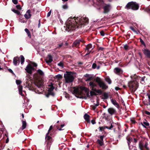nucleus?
Masks as SVG:
<instances>
[{
	"mask_svg": "<svg viewBox=\"0 0 150 150\" xmlns=\"http://www.w3.org/2000/svg\"><path fill=\"white\" fill-rule=\"evenodd\" d=\"M76 17H74V20L71 21V19H73L72 17L68 19L66 23V30L68 32L73 31L76 28L81 27L83 25H85V24H87L88 23L89 20L87 18L81 17L79 18L77 17V21L76 20Z\"/></svg>",
	"mask_w": 150,
	"mask_h": 150,
	"instance_id": "f257e3e1",
	"label": "nucleus"
},
{
	"mask_svg": "<svg viewBox=\"0 0 150 150\" xmlns=\"http://www.w3.org/2000/svg\"><path fill=\"white\" fill-rule=\"evenodd\" d=\"M74 88L73 92L77 96L76 97L78 98L86 99L90 97L89 89L87 88L81 86L80 87V91L78 88L74 87Z\"/></svg>",
	"mask_w": 150,
	"mask_h": 150,
	"instance_id": "f03ea898",
	"label": "nucleus"
},
{
	"mask_svg": "<svg viewBox=\"0 0 150 150\" xmlns=\"http://www.w3.org/2000/svg\"><path fill=\"white\" fill-rule=\"evenodd\" d=\"M66 73L64 75L65 83H69L72 82L74 79L73 74L75 73L68 71H67Z\"/></svg>",
	"mask_w": 150,
	"mask_h": 150,
	"instance_id": "7ed1b4c3",
	"label": "nucleus"
},
{
	"mask_svg": "<svg viewBox=\"0 0 150 150\" xmlns=\"http://www.w3.org/2000/svg\"><path fill=\"white\" fill-rule=\"evenodd\" d=\"M128 87L132 93L135 91L139 86L138 82L135 80L130 81L128 83Z\"/></svg>",
	"mask_w": 150,
	"mask_h": 150,
	"instance_id": "20e7f679",
	"label": "nucleus"
},
{
	"mask_svg": "<svg viewBox=\"0 0 150 150\" xmlns=\"http://www.w3.org/2000/svg\"><path fill=\"white\" fill-rule=\"evenodd\" d=\"M139 6L138 4L136 2L131 1L128 2L125 7V8L127 9H131L134 10L138 9Z\"/></svg>",
	"mask_w": 150,
	"mask_h": 150,
	"instance_id": "39448f33",
	"label": "nucleus"
},
{
	"mask_svg": "<svg viewBox=\"0 0 150 150\" xmlns=\"http://www.w3.org/2000/svg\"><path fill=\"white\" fill-rule=\"evenodd\" d=\"M52 135L51 131H50V133L47 136L46 134L45 137V142L47 143L46 147L47 149H50L51 145L53 141L52 138L51 136Z\"/></svg>",
	"mask_w": 150,
	"mask_h": 150,
	"instance_id": "423d86ee",
	"label": "nucleus"
},
{
	"mask_svg": "<svg viewBox=\"0 0 150 150\" xmlns=\"http://www.w3.org/2000/svg\"><path fill=\"white\" fill-rule=\"evenodd\" d=\"M96 81L98 83L100 87L102 88V89H106L108 88V86L106 85L100 78L98 77H96Z\"/></svg>",
	"mask_w": 150,
	"mask_h": 150,
	"instance_id": "0eeeda50",
	"label": "nucleus"
},
{
	"mask_svg": "<svg viewBox=\"0 0 150 150\" xmlns=\"http://www.w3.org/2000/svg\"><path fill=\"white\" fill-rule=\"evenodd\" d=\"M65 125V124L61 122H59L58 121L56 124L54 125V127H55L59 131H62L64 129L62 128Z\"/></svg>",
	"mask_w": 150,
	"mask_h": 150,
	"instance_id": "6e6552de",
	"label": "nucleus"
},
{
	"mask_svg": "<svg viewBox=\"0 0 150 150\" xmlns=\"http://www.w3.org/2000/svg\"><path fill=\"white\" fill-rule=\"evenodd\" d=\"M105 5L103 7V13L104 14H108L110 11L111 7L110 4H105Z\"/></svg>",
	"mask_w": 150,
	"mask_h": 150,
	"instance_id": "1a4fd4ad",
	"label": "nucleus"
},
{
	"mask_svg": "<svg viewBox=\"0 0 150 150\" xmlns=\"http://www.w3.org/2000/svg\"><path fill=\"white\" fill-rule=\"evenodd\" d=\"M44 75L43 72L41 69H39L37 71L36 73H35L34 76L36 79H38L39 77L43 76Z\"/></svg>",
	"mask_w": 150,
	"mask_h": 150,
	"instance_id": "9d476101",
	"label": "nucleus"
},
{
	"mask_svg": "<svg viewBox=\"0 0 150 150\" xmlns=\"http://www.w3.org/2000/svg\"><path fill=\"white\" fill-rule=\"evenodd\" d=\"M95 62L92 65V68L93 69H99L100 67V65L99 64H101L103 62L101 61H95Z\"/></svg>",
	"mask_w": 150,
	"mask_h": 150,
	"instance_id": "9b49d317",
	"label": "nucleus"
},
{
	"mask_svg": "<svg viewBox=\"0 0 150 150\" xmlns=\"http://www.w3.org/2000/svg\"><path fill=\"white\" fill-rule=\"evenodd\" d=\"M83 41L81 40H76L73 43L72 46L73 47H75L77 48H79V46L81 42H83Z\"/></svg>",
	"mask_w": 150,
	"mask_h": 150,
	"instance_id": "f8f14e48",
	"label": "nucleus"
},
{
	"mask_svg": "<svg viewBox=\"0 0 150 150\" xmlns=\"http://www.w3.org/2000/svg\"><path fill=\"white\" fill-rule=\"evenodd\" d=\"M104 137V135H100L98 137L100 138V139H98L97 140V142L100 146H102L104 145L103 138Z\"/></svg>",
	"mask_w": 150,
	"mask_h": 150,
	"instance_id": "ddd939ff",
	"label": "nucleus"
},
{
	"mask_svg": "<svg viewBox=\"0 0 150 150\" xmlns=\"http://www.w3.org/2000/svg\"><path fill=\"white\" fill-rule=\"evenodd\" d=\"M144 55L148 58H150V50L147 49H144L142 50Z\"/></svg>",
	"mask_w": 150,
	"mask_h": 150,
	"instance_id": "4468645a",
	"label": "nucleus"
},
{
	"mask_svg": "<svg viewBox=\"0 0 150 150\" xmlns=\"http://www.w3.org/2000/svg\"><path fill=\"white\" fill-rule=\"evenodd\" d=\"M36 79V80L34 83L35 84L38 88H40L43 86V83L41 80L38 79V78Z\"/></svg>",
	"mask_w": 150,
	"mask_h": 150,
	"instance_id": "2eb2a0df",
	"label": "nucleus"
},
{
	"mask_svg": "<svg viewBox=\"0 0 150 150\" xmlns=\"http://www.w3.org/2000/svg\"><path fill=\"white\" fill-rule=\"evenodd\" d=\"M31 79L30 80L27 79V81L26 82V86L29 88L31 89L33 88V83L31 81Z\"/></svg>",
	"mask_w": 150,
	"mask_h": 150,
	"instance_id": "dca6fc26",
	"label": "nucleus"
},
{
	"mask_svg": "<svg viewBox=\"0 0 150 150\" xmlns=\"http://www.w3.org/2000/svg\"><path fill=\"white\" fill-rule=\"evenodd\" d=\"M25 70L28 73L30 74H32V71L31 70V65L30 64H28L26 67Z\"/></svg>",
	"mask_w": 150,
	"mask_h": 150,
	"instance_id": "f3484780",
	"label": "nucleus"
},
{
	"mask_svg": "<svg viewBox=\"0 0 150 150\" xmlns=\"http://www.w3.org/2000/svg\"><path fill=\"white\" fill-rule=\"evenodd\" d=\"M31 11L30 10H28L26 12V13L24 15L25 17L27 19L30 18L32 15L30 14Z\"/></svg>",
	"mask_w": 150,
	"mask_h": 150,
	"instance_id": "a211bd4d",
	"label": "nucleus"
},
{
	"mask_svg": "<svg viewBox=\"0 0 150 150\" xmlns=\"http://www.w3.org/2000/svg\"><path fill=\"white\" fill-rule=\"evenodd\" d=\"M114 72L117 74H120L122 73V70L120 69L119 68H115L114 69Z\"/></svg>",
	"mask_w": 150,
	"mask_h": 150,
	"instance_id": "6ab92c4d",
	"label": "nucleus"
},
{
	"mask_svg": "<svg viewBox=\"0 0 150 150\" xmlns=\"http://www.w3.org/2000/svg\"><path fill=\"white\" fill-rule=\"evenodd\" d=\"M108 113L111 115H112L116 112V110L112 108H110L108 110Z\"/></svg>",
	"mask_w": 150,
	"mask_h": 150,
	"instance_id": "aec40b11",
	"label": "nucleus"
},
{
	"mask_svg": "<svg viewBox=\"0 0 150 150\" xmlns=\"http://www.w3.org/2000/svg\"><path fill=\"white\" fill-rule=\"evenodd\" d=\"M19 59V58L18 57H14L13 61V64L16 66L17 65L18 62H19L20 61Z\"/></svg>",
	"mask_w": 150,
	"mask_h": 150,
	"instance_id": "412c9836",
	"label": "nucleus"
},
{
	"mask_svg": "<svg viewBox=\"0 0 150 150\" xmlns=\"http://www.w3.org/2000/svg\"><path fill=\"white\" fill-rule=\"evenodd\" d=\"M90 116L86 113L84 115V119L88 123L90 122Z\"/></svg>",
	"mask_w": 150,
	"mask_h": 150,
	"instance_id": "4be33fe9",
	"label": "nucleus"
},
{
	"mask_svg": "<svg viewBox=\"0 0 150 150\" xmlns=\"http://www.w3.org/2000/svg\"><path fill=\"white\" fill-rule=\"evenodd\" d=\"M111 101L112 104L117 108H119V104L117 102L116 100L112 99H111Z\"/></svg>",
	"mask_w": 150,
	"mask_h": 150,
	"instance_id": "5701e85b",
	"label": "nucleus"
},
{
	"mask_svg": "<svg viewBox=\"0 0 150 150\" xmlns=\"http://www.w3.org/2000/svg\"><path fill=\"white\" fill-rule=\"evenodd\" d=\"M18 91L19 92V93L20 95L22 96H24V94L22 92L23 86L21 85H19L18 86Z\"/></svg>",
	"mask_w": 150,
	"mask_h": 150,
	"instance_id": "b1692460",
	"label": "nucleus"
},
{
	"mask_svg": "<svg viewBox=\"0 0 150 150\" xmlns=\"http://www.w3.org/2000/svg\"><path fill=\"white\" fill-rule=\"evenodd\" d=\"M126 139L127 140V143L128 146H129L130 143L132 141V138L130 137L127 136L126 137Z\"/></svg>",
	"mask_w": 150,
	"mask_h": 150,
	"instance_id": "393cba45",
	"label": "nucleus"
},
{
	"mask_svg": "<svg viewBox=\"0 0 150 150\" xmlns=\"http://www.w3.org/2000/svg\"><path fill=\"white\" fill-rule=\"evenodd\" d=\"M49 59L48 60H47V59L46 60V62L47 63H51V62H52L53 61L52 59V56L51 55H49Z\"/></svg>",
	"mask_w": 150,
	"mask_h": 150,
	"instance_id": "a878e982",
	"label": "nucleus"
},
{
	"mask_svg": "<svg viewBox=\"0 0 150 150\" xmlns=\"http://www.w3.org/2000/svg\"><path fill=\"white\" fill-rule=\"evenodd\" d=\"M89 85L92 88H93L94 87L97 86L96 84L92 81H90L89 82Z\"/></svg>",
	"mask_w": 150,
	"mask_h": 150,
	"instance_id": "bb28decb",
	"label": "nucleus"
},
{
	"mask_svg": "<svg viewBox=\"0 0 150 150\" xmlns=\"http://www.w3.org/2000/svg\"><path fill=\"white\" fill-rule=\"evenodd\" d=\"M92 45L91 44H88L86 47L85 51L87 50L88 52L89 51L90 49L92 48Z\"/></svg>",
	"mask_w": 150,
	"mask_h": 150,
	"instance_id": "cd10ccee",
	"label": "nucleus"
},
{
	"mask_svg": "<svg viewBox=\"0 0 150 150\" xmlns=\"http://www.w3.org/2000/svg\"><path fill=\"white\" fill-rule=\"evenodd\" d=\"M22 122V126L21 127V129L22 130H23L26 128L27 125V123L25 121L23 120Z\"/></svg>",
	"mask_w": 150,
	"mask_h": 150,
	"instance_id": "c85d7f7f",
	"label": "nucleus"
},
{
	"mask_svg": "<svg viewBox=\"0 0 150 150\" xmlns=\"http://www.w3.org/2000/svg\"><path fill=\"white\" fill-rule=\"evenodd\" d=\"M11 11L14 13L17 14L18 15H21V13L18 10L13 9H11Z\"/></svg>",
	"mask_w": 150,
	"mask_h": 150,
	"instance_id": "c756f323",
	"label": "nucleus"
},
{
	"mask_svg": "<svg viewBox=\"0 0 150 150\" xmlns=\"http://www.w3.org/2000/svg\"><path fill=\"white\" fill-rule=\"evenodd\" d=\"M94 105H91V107H92L93 109L94 110H95L96 109V107L98 106L99 105V103L98 102V101H97V103L96 104H94Z\"/></svg>",
	"mask_w": 150,
	"mask_h": 150,
	"instance_id": "7c9ffc66",
	"label": "nucleus"
},
{
	"mask_svg": "<svg viewBox=\"0 0 150 150\" xmlns=\"http://www.w3.org/2000/svg\"><path fill=\"white\" fill-rule=\"evenodd\" d=\"M105 81L109 84H110L111 83L112 81L109 77H107L105 79Z\"/></svg>",
	"mask_w": 150,
	"mask_h": 150,
	"instance_id": "2f4dec72",
	"label": "nucleus"
},
{
	"mask_svg": "<svg viewBox=\"0 0 150 150\" xmlns=\"http://www.w3.org/2000/svg\"><path fill=\"white\" fill-rule=\"evenodd\" d=\"M21 60V64H23L25 60V58L23 55H21L20 56Z\"/></svg>",
	"mask_w": 150,
	"mask_h": 150,
	"instance_id": "473e14b6",
	"label": "nucleus"
},
{
	"mask_svg": "<svg viewBox=\"0 0 150 150\" xmlns=\"http://www.w3.org/2000/svg\"><path fill=\"white\" fill-rule=\"evenodd\" d=\"M54 89V87L52 85H50V87L48 88V91H52Z\"/></svg>",
	"mask_w": 150,
	"mask_h": 150,
	"instance_id": "72a5a7b5",
	"label": "nucleus"
},
{
	"mask_svg": "<svg viewBox=\"0 0 150 150\" xmlns=\"http://www.w3.org/2000/svg\"><path fill=\"white\" fill-rule=\"evenodd\" d=\"M139 147L141 150H143V148L144 147V146L142 143L141 142H140L139 143Z\"/></svg>",
	"mask_w": 150,
	"mask_h": 150,
	"instance_id": "f704fd0d",
	"label": "nucleus"
},
{
	"mask_svg": "<svg viewBox=\"0 0 150 150\" xmlns=\"http://www.w3.org/2000/svg\"><path fill=\"white\" fill-rule=\"evenodd\" d=\"M103 96L105 99H107L108 97V96L107 93L105 92L103 93Z\"/></svg>",
	"mask_w": 150,
	"mask_h": 150,
	"instance_id": "c9c22d12",
	"label": "nucleus"
},
{
	"mask_svg": "<svg viewBox=\"0 0 150 150\" xmlns=\"http://www.w3.org/2000/svg\"><path fill=\"white\" fill-rule=\"evenodd\" d=\"M56 78L58 79H61L62 78V76L60 74L57 75L56 76Z\"/></svg>",
	"mask_w": 150,
	"mask_h": 150,
	"instance_id": "e433bc0d",
	"label": "nucleus"
},
{
	"mask_svg": "<svg viewBox=\"0 0 150 150\" xmlns=\"http://www.w3.org/2000/svg\"><path fill=\"white\" fill-rule=\"evenodd\" d=\"M139 39H140V42L141 43V44L142 45H143L145 47H146V45L145 44V42H144V41H143V40L141 38H140Z\"/></svg>",
	"mask_w": 150,
	"mask_h": 150,
	"instance_id": "4c0bfd02",
	"label": "nucleus"
},
{
	"mask_svg": "<svg viewBox=\"0 0 150 150\" xmlns=\"http://www.w3.org/2000/svg\"><path fill=\"white\" fill-rule=\"evenodd\" d=\"M53 129V126L52 125L50 126V128L48 131L47 133V136L50 133V131H51Z\"/></svg>",
	"mask_w": 150,
	"mask_h": 150,
	"instance_id": "58836bf2",
	"label": "nucleus"
},
{
	"mask_svg": "<svg viewBox=\"0 0 150 150\" xmlns=\"http://www.w3.org/2000/svg\"><path fill=\"white\" fill-rule=\"evenodd\" d=\"M90 96H92L93 95H96L97 94L94 92L93 91H91L90 92Z\"/></svg>",
	"mask_w": 150,
	"mask_h": 150,
	"instance_id": "ea45409f",
	"label": "nucleus"
},
{
	"mask_svg": "<svg viewBox=\"0 0 150 150\" xmlns=\"http://www.w3.org/2000/svg\"><path fill=\"white\" fill-rule=\"evenodd\" d=\"M21 82H22V81L21 80H16V83L18 85H19L21 84Z\"/></svg>",
	"mask_w": 150,
	"mask_h": 150,
	"instance_id": "a19ab883",
	"label": "nucleus"
},
{
	"mask_svg": "<svg viewBox=\"0 0 150 150\" xmlns=\"http://www.w3.org/2000/svg\"><path fill=\"white\" fill-rule=\"evenodd\" d=\"M130 121L132 123L135 124L136 123V121L134 118H131Z\"/></svg>",
	"mask_w": 150,
	"mask_h": 150,
	"instance_id": "79ce46f5",
	"label": "nucleus"
},
{
	"mask_svg": "<svg viewBox=\"0 0 150 150\" xmlns=\"http://www.w3.org/2000/svg\"><path fill=\"white\" fill-rule=\"evenodd\" d=\"M130 28L132 31H133L134 32L136 33H137V31L133 27H132V26L130 27Z\"/></svg>",
	"mask_w": 150,
	"mask_h": 150,
	"instance_id": "37998d69",
	"label": "nucleus"
},
{
	"mask_svg": "<svg viewBox=\"0 0 150 150\" xmlns=\"http://www.w3.org/2000/svg\"><path fill=\"white\" fill-rule=\"evenodd\" d=\"M148 145V144L147 142H146L144 146V147L146 149L149 150V148L147 146Z\"/></svg>",
	"mask_w": 150,
	"mask_h": 150,
	"instance_id": "c03bdc74",
	"label": "nucleus"
},
{
	"mask_svg": "<svg viewBox=\"0 0 150 150\" xmlns=\"http://www.w3.org/2000/svg\"><path fill=\"white\" fill-rule=\"evenodd\" d=\"M62 46H63V47L64 46H63V43H62L58 45V46H57V48H60ZM64 47V48L65 47Z\"/></svg>",
	"mask_w": 150,
	"mask_h": 150,
	"instance_id": "a18cd8bd",
	"label": "nucleus"
},
{
	"mask_svg": "<svg viewBox=\"0 0 150 150\" xmlns=\"http://www.w3.org/2000/svg\"><path fill=\"white\" fill-rule=\"evenodd\" d=\"M128 48L129 46L127 44L125 45L124 46V48L126 50H128Z\"/></svg>",
	"mask_w": 150,
	"mask_h": 150,
	"instance_id": "49530a36",
	"label": "nucleus"
},
{
	"mask_svg": "<svg viewBox=\"0 0 150 150\" xmlns=\"http://www.w3.org/2000/svg\"><path fill=\"white\" fill-rule=\"evenodd\" d=\"M48 92H49L50 95H51V96H54V93L52 91H49Z\"/></svg>",
	"mask_w": 150,
	"mask_h": 150,
	"instance_id": "de8ad7c7",
	"label": "nucleus"
},
{
	"mask_svg": "<svg viewBox=\"0 0 150 150\" xmlns=\"http://www.w3.org/2000/svg\"><path fill=\"white\" fill-rule=\"evenodd\" d=\"M96 92L97 93L101 94L102 93V91L100 89H97Z\"/></svg>",
	"mask_w": 150,
	"mask_h": 150,
	"instance_id": "09e8293b",
	"label": "nucleus"
},
{
	"mask_svg": "<svg viewBox=\"0 0 150 150\" xmlns=\"http://www.w3.org/2000/svg\"><path fill=\"white\" fill-rule=\"evenodd\" d=\"M100 34L102 36H104L105 35V33L103 30H101L100 32Z\"/></svg>",
	"mask_w": 150,
	"mask_h": 150,
	"instance_id": "8fccbe9b",
	"label": "nucleus"
},
{
	"mask_svg": "<svg viewBox=\"0 0 150 150\" xmlns=\"http://www.w3.org/2000/svg\"><path fill=\"white\" fill-rule=\"evenodd\" d=\"M58 65L61 67H63V64L62 62H60L58 64Z\"/></svg>",
	"mask_w": 150,
	"mask_h": 150,
	"instance_id": "3c124183",
	"label": "nucleus"
},
{
	"mask_svg": "<svg viewBox=\"0 0 150 150\" xmlns=\"http://www.w3.org/2000/svg\"><path fill=\"white\" fill-rule=\"evenodd\" d=\"M99 130L100 131H102L104 129H105V128L104 127H99Z\"/></svg>",
	"mask_w": 150,
	"mask_h": 150,
	"instance_id": "603ef678",
	"label": "nucleus"
},
{
	"mask_svg": "<svg viewBox=\"0 0 150 150\" xmlns=\"http://www.w3.org/2000/svg\"><path fill=\"white\" fill-rule=\"evenodd\" d=\"M68 8L67 5H64L62 6V8L64 9H67Z\"/></svg>",
	"mask_w": 150,
	"mask_h": 150,
	"instance_id": "864d4df0",
	"label": "nucleus"
},
{
	"mask_svg": "<svg viewBox=\"0 0 150 150\" xmlns=\"http://www.w3.org/2000/svg\"><path fill=\"white\" fill-rule=\"evenodd\" d=\"M104 48L102 47H99L98 48V50L99 51H103Z\"/></svg>",
	"mask_w": 150,
	"mask_h": 150,
	"instance_id": "5fc2aeb1",
	"label": "nucleus"
},
{
	"mask_svg": "<svg viewBox=\"0 0 150 150\" xmlns=\"http://www.w3.org/2000/svg\"><path fill=\"white\" fill-rule=\"evenodd\" d=\"M4 131V129H1L0 130V137L1 136V135L3 133V132Z\"/></svg>",
	"mask_w": 150,
	"mask_h": 150,
	"instance_id": "6e6d98bb",
	"label": "nucleus"
},
{
	"mask_svg": "<svg viewBox=\"0 0 150 150\" xmlns=\"http://www.w3.org/2000/svg\"><path fill=\"white\" fill-rule=\"evenodd\" d=\"M51 11H52V10H51L48 13H47V17H49L50 15H51Z\"/></svg>",
	"mask_w": 150,
	"mask_h": 150,
	"instance_id": "4d7b16f0",
	"label": "nucleus"
},
{
	"mask_svg": "<svg viewBox=\"0 0 150 150\" xmlns=\"http://www.w3.org/2000/svg\"><path fill=\"white\" fill-rule=\"evenodd\" d=\"M12 1L15 4H16L18 3V1L17 0H12Z\"/></svg>",
	"mask_w": 150,
	"mask_h": 150,
	"instance_id": "13d9d810",
	"label": "nucleus"
},
{
	"mask_svg": "<svg viewBox=\"0 0 150 150\" xmlns=\"http://www.w3.org/2000/svg\"><path fill=\"white\" fill-rule=\"evenodd\" d=\"M92 79V77H90V76L89 77H88V78L87 79H86V81H91Z\"/></svg>",
	"mask_w": 150,
	"mask_h": 150,
	"instance_id": "bf43d9fd",
	"label": "nucleus"
},
{
	"mask_svg": "<svg viewBox=\"0 0 150 150\" xmlns=\"http://www.w3.org/2000/svg\"><path fill=\"white\" fill-rule=\"evenodd\" d=\"M143 124H144V125H145L146 126H149V123L147 122H144Z\"/></svg>",
	"mask_w": 150,
	"mask_h": 150,
	"instance_id": "052dcab7",
	"label": "nucleus"
},
{
	"mask_svg": "<svg viewBox=\"0 0 150 150\" xmlns=\"http://www.w3.org/2000/svg\"><path fill=\"white\" fill-rule=\"evenodd\" d=\"M16 8L17 9H21V6L20 5H17L16 6Z\"/></svg>",
	"mask_w": 150,
	"mask_h": 150,
	"instance_id": "680f3d73",
	"label": "nucleus"
},
{
	"mask_svg": "<svg viewBox=\"0 0 150 150\" xmlns=\"http://www.w3.org/2000/svg\"><path fill=\"white\" fill-rule=\"evenodd\" d=\"M27 33V34L29 38H30L31 37V35L30 31H29V32Z\"/></svg>",
	"mask_w": 150,
	"mask_h": 150,
	"instance_id": "e2e57ef3",
	"label": "nucleus"
},
{
	"mask_svg": "<svg viewBox=\"0 0 150 150\" xmlns=\"http://www.w3.org/2000/svg\"><path fill=\"white\" fill-rule=\"evenodd\" d=\"M91 122L92 123V124L93 125L94 124H96V123L95 120L94 119L92 120H91Z\"/></svg>",
	"mask_w": 150,
	"mask_h": 150,
	"instance_id": "0e129e2a",
	"label": "nucleus"
},
{
	"mask_svg": "<svg viewBox=\"0 0 150 150\" xmlns=\"http://www.w3.org/2000/svg\"><path fill=\"white\" fill-rule=\"evenodd\" d=\"M145 78V76H144L143 77L141 78L140 80V81H144Z\"/></svg>",
	"mask_w": 150,
	"mask_h": 150,
	"instance_id": "69168bd1",
	"label": "nucleus"
},
{
	"mask_svg": "<svg viewBox=\"0 0 150 150\" xmlns=\"http://www.w3.org/2000/svg\"><path fill=\"white\" fill-rule=\"evenodd\" d=\"M124 135V133L123 134H122V135H121L120 134V133H119V135H118V137L119 138H120L122 137V136H123Z\"/></svg>",
	"mask_w": 150,
	"mask_h": 150,
	"instance_id": "338daca9",
	"label": "nucleus"
},
{
	"mask_svg": "<svg viewBox=\"0 0 150 150\" xmlns=\"http://www.w3.org/2000/svg\"><path fill=\"white\" fill-rule=\"evenodd\" d=\"M145 113L147 115H150V112L147 111H145Z\"/></svg>",
	"mask_w": 150,
	"mask_h": 150,
	"instance_id": "774afa93",
	"label": "nucleus"
}]
</instances>
